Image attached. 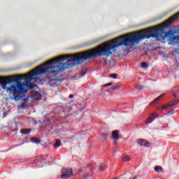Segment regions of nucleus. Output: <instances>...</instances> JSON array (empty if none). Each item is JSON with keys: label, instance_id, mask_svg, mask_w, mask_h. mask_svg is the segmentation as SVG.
Here are the masks:
<instances>
[{"label": "nucleus", "instance_id": "nucleus-1", "mask_svg": "<svg viewBox=\"0 0 179 179\" xmlns=\"http://www.w3.org/2000/svg\"><path fill=\"white\" fill-rule=\"evenodd\" d=\"M73 176V171L71 169L63 168L62 170L61 178H71Z\"/></svg>", "mask_w": 179, "mask_h": 179}, {"label": "nucleus", "instance_id": "nucleus-2", "mask_svg": "<svg viewBox=\"0 0 179 179\" xmlns=\"http://www.w3.org/2000/svg\"><path fill=\"white\" fill-rule=\"evenodd\" d=\"M156 118H157V113H152L145 120V124H152V122H153V121H155Z\"/></svg>", "mask_w": 179, "mask_h": 179}, {"label": "nucleus", "instance_id": "nucleus-3", "mask_svg": "<svg viewBox=\"0 0 179 179\" xmlns=\"http://www.w3.org/2000/svg\"><path fill=\"white\" fill-rule=\"evenodd\" d=\"M32 99L34 100H41L43 95L38 93L37 91L32 90L31 91Z\"/></svg>", "mask_w": 179, "mask_h": 179}, {"label": "nucleus", "instance_id": "nucleus-4", "mask_svg": "<svg viewBox=\"0 0 179 179\" xmlns=\"http://www.w3.org/2000/svg\"><path fill=\"white\" fill-rule=\"evenodd\" d=\"M118 134H120L119 130H115L112 132V136L113 138L114 143H117V141H118V139H120V135H118Z\"/></svg>", "mask_w": 179, "mask_h": 179}, {"label": "nucleus", "instance_id": "nucleus-5", "mask_svg": "<svg viewBox=\"0 0 179 179\" xmlns=\"http://www.w3.org/2000/svg\"><path fill=\"white\" fill-rule=\"evenodd\" d=\"M137 143L138 145H140V146H144L146 148H149L150 146V143L149 142H148V141L144 140V139H138L137 140Z\"/></svg>", "mask_w": 179, "mask_h": 179}, {"label": "nucleus", "instance_id": "nucleus-6", "mask_svg": "<svg viewBox=\"0 0 179 179\" xmlns=\"http://www.w3.org/2000/svg\"><path fill=\"white\" fill-rule=\"evenodd\" d=\"M9 131L10 134H13L14 135H16L17 134V131H19V128H17V124H14L13 126L10 127Z\"/></svg>", "mask_w": 179, "mask_h": 179}, {"label": "nucleus", "instance_id": "nucleus-7", "mask_svg": "<svg viewBox=\"0 0 179 179\" xmlns=\"http://www.w3.org/2000/svg\"><path fill=\"white\" fill-rule=\"evenodd\" d=\"M29 132H31V129H22L20 130V133L22 135H27Z\"/></svg>", "mask_w": 179, "mask_h": 179}, {"label": "nucleus", "instance_id": "nucleus-8", "mask_svg": "<svg viewBox=\"0 0 179 179\" xmlns=\"http://www.w3.org/2000/svg\"><path fill=\"white\" fill-rule=\"evenodd\" d=\"M31 141L32 142V143H36V144L41 143V140L36 137H33L32 138H31Z\"/></svg>", "mask_w": 179, "mask_h": 179}, {"label": "nucleus", "instance_id": "nucleus-9", "mask_svg": "<svg viewBox=\"0 0 179 179\" xmlns=\"http://www.w3.org/2000/svg\"><path fill=\"white\" fill-rule=\"evenodd\" d=\"M131 160V158H129V157H128L127 155H122V162H129Z\"/></svg>", "mask_w": 179, "mask_h": 179}, {"label": "nucleus", "instance_id": "nucleus-10", "mask_svg": "<svg viewBox=\"0 0 179 179\" xmlns=\"http://www.w3.org/2000/svg\"><path fill=\"white\" fill-rule=\"evenodd\" d=\"M177 103H178V101L174 100V101L169 102L167 105H168V107H173V106H176V104H177Z\"/></svg>", "mask_w": 179, "mask_h": 179}, {"label": "nucleus", "instance_id": "nucleus-11", "mask_svg": "<svg viewBox=\"0 0 179 179\" xmlns=\"http://www.w3.org/2000/svg\"><path fill=\"white\" fill-rule=\"evenodd\" d=\"M59 146H61V141L59 140H56V142L54 144V148H59Z\"/></svg>", "mask_w": 179, "mask_h": 179}, {"label": "nucleus", "instance_id": "nucleus-12", "mask_svg": "<svg viewBox=\"0 0 179 179\" xmlns=\"http://www.w3.org/2000/svg\"><path fill=\"white\" fill-rule=\"evenodd\" d=\"M112 90H120L121 85H117L111 87Z\"/></svg>", "mask_w": 179, "mask_h": 179}, {"label": "nucleus", "instance_id": "nucleus-13", "mask_svg": "<svg viewBox=\"0 0 179 179\" xmlns=\"http://www.w3.org/2000/svg\"><path fill=\"white\" fill-rule=\"evenodd\" d=\"M168 107H169V105H164L161 108L158 107V110L163 111V110H166V108H167Z\"/></svg>", "mask_w": 179, "mask_h": 179}, {"label": "nucleus", "instance_id": "nucleus-14", "mask_svg": "<svg viewBox=\"0 0 179 179\" xmlns=\"http://www.w3.org/2000/svg\"><path fill=\"white\" fill-rule=\"evenodd\" d=\"M141 68H143V69H146V68H148V64L145 62H142Z\"/></svg>", "mask_w": 179, "mask_h": 179}, {"label": "nucleus", "instance_id": "nucleus-15", "mask_svg": "<svg viewBox=\"0 0 179 179\" xmlns=\"http://www.w3.org/2000/svg\"><path fill=\"white\" fill-rule=\"evenodd\" d=\"M26 107V102H22L20 105H18V108H24Z\"/></svg>", "mask_w": 179, "mask_h": 179}, {"label": "nucleus", "instance_id": "nucleus-16", "mask_svg": "<svg viewBox=\"0 0 179 179\" xmlns=\"http://www.w3.org/2000/svg\"><path fill=\"white\" fill-rule=\"evenodd\" d=\"M136 89L138 90H142V89H143V85H136Z\"/></svg>", "mask_w": 179, "mask_h": 179}, {"label": "nucleus", "instance_id": "nucleus-17", "mask_svg": "<svg viewBox=\"0 0 179 179\" xmlns=\"http://www.w3.org/2000/svg\"><path fill=\"white\" fill-rule=\"evenodd\" d=\"M165 96V94H162L161 95H159L158 97H157V100H162V99H163V97H164Z\"/></svg>", "mask_w": 179, "mask_h": 179}, {"label": "nucleus", "instance_id": "nucleus-18", "mask_svg": "<svg viewBox=\"0 0 179 179\" xmlns=\"http://www.w3.org/2000/svg\"><path fill=\"white\" fill-rule=\"evenodd\" d=\"M110 76L113 79H117V74H110Z\"/></svg>", "mask_w": 179, "mask_h": 179}, {"label": "nucleus", "instance_id": "nucleus-19", "mask_svg": "<svg viewBox=\"0 0 179 179\" xmlns=\"http://www.w3.org/2000/svg\"><path fill=\"white\" fill-rule=\"evenodd\" d=\"M112 85H113V83H108V84L104 85H103V87H108V86H112Z\"/></svg>", "mask_w": 179, "mask_h": 179}, {"label": "nucleus", "instance_id": "nucleus-20", "mask_svg": "<svg viewBox=\"0 0 179 179\" xmlns=\"http://www.w3.org/2000/svg\"><path fill=\"white\" fill-rule=\"evenodd\" d=\"M157 171H163V168L162 166H157Z\"/></svg>", "mask_w": 179, "mask_h": 179}, {"label": "nucleus", "instance_id": "nucleus-21", "mask_svg": "<svg viewBox=\"0 0 179 179\" xmlns=\"http://www.w3.org/2000/svg\"><path fill=\"white\" fill-rule=\"evenodd\" d=\"M156 101H157V98H155V99L150 103V106H153Z\"/></svg>", "mask_w": 179, "mask_h": 179}, {"label": "nucleus", "instance_id": "nucleus-22", "mask_svg": "<svg viewBox=\"0 0 179 179\" xmlns=\"http://www.w3.org/2000/svg\"><path fill=\"white\" fill-rule=\"evenodd\" d=\"M22 100L24 101V103H27V101H29V98H24Z\"/></svg>", "mask_w": 179, "mask_h": 179}, {"label": "nucleus", "instance_id": "nucleus-23", "mask_svg": "<svg viewBox=\"0 0 179 179\" xmlns=\"http://www.w3.org/2000/svg\"><path fill=\"white\" fill-rule=\"evenodd\" d=\"M89 167H90V170H93V168H92L93 167V164H90Z\"/></svg>", "mask_w": 179, "mask_h": 179}, {"label": "nucleus", "instance_id": "nucleus-24", "mask_svg": "<svg viewBox=\"0 0 179 179\" xmlns=\"http://www.w3.org/2000/svg\"><path fill=\"white\" fill-rule=\"evenodd\" d=\"M100 170H101V171H104V167H103V166H101V167H100Z\"/></svg>", "mask_w": 179, "mask_h": 179}, {"label": "nucleus", "instance_id": "nucleus-25", "mask_svg": "<svg viewBox=\"0 0 179 179\" xmlns=\"http://www.w3.org/2000/svg\"><path fill=\"white\" fill-rule=\"evenodd\" d=\"M69 99H73V94H70V95L69 96Z\"/></svg>", "mask_w": 179, "mask_h": 179}, {"label": "nucleus", "instance_id": "nucleus-26", "mask_svg": "<svg viewBox=\"0 0 179 179\" xmlns=\"http://www.w3.org/2000/svg\"><path fill=\"white\" fill-rule=\"evenodd\" d=\"M84 178H85V179L89 178V175L85 176L84 177Z\"/></svg>", "mask_w": 179, "mask_h": 179}, {"label": "nucleus", "instance_id": "nucleus-27", "mask_svg": "<svg viewBox=\"0 0 179 179\" xmlns=\"http://www.w3.org/2000/svg\"><path fill=\"white\" fill-rule=\"evenodd\" d=\"M154 170H155V171H157V166H155Z\"/></svg>", "mask_w": 179, "mask_h": 179}, {"label": "nucleus", "instance_id": "nucleus-28", "mask_svg": "<svg viewBox=\"0 0 179 179\" xmlns=\"http://www.w3.org/2000/svg\"><path fill=\"white\" fill-rule=\"evenodd\" d=\"M136 178H137L136 177L133 178V179H136Z\"/></svg>", "mask_w": 179, "mask_h": 179}, {"label": "nucleus", "instance_id": "nucleus-29", "mask_svg": "<svg viewBox=\"0 0 179 179\" xmlns=\"http://www.w3.org/2000/svg\"><path fill=\"white\" fill-rule=\"evenodd\" d=\"M105 62H107V60H105Z\"/></svg>", "mask_w": 179, "mask_h": 179}]
</instances>
